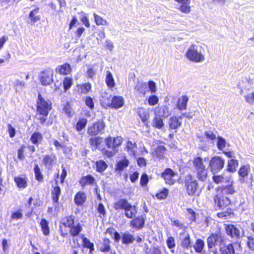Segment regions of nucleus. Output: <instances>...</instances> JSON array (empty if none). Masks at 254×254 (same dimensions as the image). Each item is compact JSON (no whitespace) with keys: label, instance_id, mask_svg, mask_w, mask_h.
Here are the masks:
<instances>
[{"label":"nucleus","instance_id":"1","mask_svg":"<svg viewBox=\"0 0 254 254\" xmlns=\"http://www.w3.org/2000/svg\"><path fill=\"white\" fill-rule=\"evenodd\" d=\"M203 48L201 46L192 44L187 49L185 56L190 61L194 63H201L204 61Z\"/></svg>","mask_w":254,"mask_h":254},{"label":"nucleus","instance_id":"2","mask_svg":"<svg viewBox=\"0 0 254 254\" xmlns=\"http://www.w3.org/2000/svg\"><path fill=\"white\" fill-rule=\"evenodd\" d=\"M105 143L108 149H104L103 154L108 157H112L116 154L117 148L122 144V138L121 137H109L106 138Z\"/></svg>","mask_w":254,"mask_h":254},{"label":"nucleus","instance_id":"3","mask_svg":"<svg viewBox=\"0 0 254 254\" xmlns=\"http://www.w3.org/2000/svg\"><path fill=\"white\" fill-rule=\"evenodd\" d=\"M114 207L116 210L123 209L125 216L128 218L134 217L137 212L136 206L130 204L126 199H120L114 203Z\"/></svg>","mask_w":254,"mask_h":254},{"label":"nucleus","instance_id":"4","mask_svg":"<svg viewBox=\"0 0 254 254\" xmlns=\"http://www.w3.org/2000/svg\"><path fill=\"white\" fill-rule=\"evenodd\" d=\"M225 239L220 233L212 234L207 238V243L209 250L215 254H217V250L215 247L217 245L222 246L224 244Z\"/></svg>","mask_w":254,"mask_h":254},{"label":"nucleus","instance_id":"5","mask_svg":"<svg viewBox=\"0 0 254 254\" xmlns=\"http://www.w3.org/2000/svg\"><path fill=\"white\" fill-rule=\"evenodd\" d=\"M185 184L187 187V192L190 196L199 194L197 182L191 174L186 176Z\"/></svg>","mask_w":254,"mask_h":254},{"label":"nucleus","instance_id":"6","mask_svg":"<svg viewBox=\"0 0 254 254\" xmlns=\"http://www.w3.org/2000/svg\"><path fill=\"white\" fill-rule=\"evenodd\" d=\"M51 109V103L49 100H46L41 94H39L37 101V112L44 116H47L49 111Z\"/></svg>","mask_w":254,"mask_h":254},{"label":"nucleus","instance_id":"7","mask_svg":"<svg viewBox=\"0 0 254 254\" xmlns=\"http://www.w3.org/2000/svg\"><path fill=\"white\" fill-rule=\"evenodd\" d=\"M221 254H240L242 250L240 244L237 243L229 244L227 246H221L219 248Z\"/></svg>","mask_w":254,"mask_h":254},{"label":"nucleus","instance_id":"8","mask_svg":"<svg viewBox=\"0 0 254 254\" xmlns=\"http://www.w3.org/2000/svg\"><path fill=\"white\" fill-rule=\"evenodd\" d=\"M225 160L219 156H215L212 158L209 161V167L211 171L215 174L221 170L224 167Z\"/></svg>","mask_w":254,"mask_h":254},{"label":"nucleus","instance_id":"9","mask_svg":"<svg viewBox=\"0 0 254 254\" xmlns=\"http://www.w3.org/2000/svg\"><path fill=\"white\" fill-rule=\"evenodd\" d=\"M105 127V124L103 121H98L88 128L87 133L90 135H96L101 133Z\"/></svg>","mask_w":254,"mask_h":254},{"label":"nucleus","instance_id":"10","mask_svg":"<svg viewBox=\"0 0 254 254\" xmlns=\"http://www.w3.org/2000/svg\"><path fill=\"white\" fill-rule=\"evenodd\" d=\"M53 71L48 69L42 72L39 75L41 84L44 86L50 85L53 81Z\"/></svg>","mask_w":254,"mask_h":254},{"label":"nucleus","instance_id":"11","mask_svg":"<svg viewBox=\"0 0 254 254\" xmlns=\"http://www.w3.org/2000/svg\"><path fill=\"white\" fill-rule=\"evenodd\" d=\"M177 174L170 168H167L162 173V177L164 178L166 183L172 185L175 182V178L177 176Z\"/></svg>","mask_w":254,"mask_h":254},{"label":"nucleus","instance_id":"12","mask_svg":"<svg viewBox=\"0 0 254 254\" xmlns=\"http://www.w3.org/2000/svg\"><path fill=\"white\" fill-rule=\"evenodd\" d=\"M253 84V81L250 78H245L241 80L238 84V87L240 89V94H243L244 90L250 89Z\"/></svg>","mask_w":254,"mask_h":254},{"label":"nucleus","instance_id":"13","mask_svg":"<svg viewBox=\"0 0 254 254\" xmlns=\"http://www.w3.org/2000/svg\"><path fill=\"white\" fill-rule=\"evenodd\" d=\"M214 200L220 208L225 207L230 204V199L226 196L217 194L214 197Z\"/></svg>","mask_w":254,"mask_h":254},{"label":"nucleus","instance_id":"14","mask_svg":"<svg viewBox=\"0 0 254 254\" xmlns=\"http://www.w3.org/2000/svg\"><path fill=\"white\" fill-rule=\"evenodd\" d=\"M181 245L184 249H189L191 247V241L190 235L185 232L181 233L180 234Z\"/></svg>","mask_w":254,"mask_h":254},{"label":"nucleus","instance_id":"15","mask_svg":"<svg viewBox=\"0 0 254 254\" xmlns=\"http://www.w3.org/2000/svg\"><path fill=\"white\" fill-rule=\"evenodd\" d=\"M225 230L227 234L231 236V237H235L236 238H240V232L236 226L232 224H229L226 226Z\"/></svg>","mask_w":254,"mask_h":254},{"label":"nucleus","instance_id":"16","mask_svg":"<svg viewBox=\"0 0 254 254\" xmlns=\"http://www.w3.org/2000/svg\"><path fill=\"white\" fill-rule=\"evenodd\" d=\"M126 150L129 155L135 158L137 156L136 153L137 145L135 142L128 140L126 144Z\"/></svg>","mask_w":254,"mask_h":254},{"label":"nucleus","instance_id":"17","mask_svg":"<svg viewBox=\"0 0 254 254\" xmlns=\"http://www.w3.org/2000/svg\"><path fill=\"white\" fill-rule=\"evenodd\" d=\"M56 156L53 154L46 155L43 159L42 162L46 168L50 169L53 167L54 164L56 163Z\"/></svg>","mask_w":254,"mask_h":254},{"label":"nucleus","instance_id":"18","mask_svg":"<svg viewBox=\"0 0 254 254\" xmlns=\"http://www.w3.org/2000/svg\"><path fill=\"white\" fill-rule=\"evenodd\" d=\"M182 121L179 117L173 116L169 118L168 124L170 129H176L181 125Z\"/></svg>","mask_w":254,"mask_h":254},{"label":"nucleus","instance_id":"19","mask_svg":"<svg viewBox=\"0 0 254 254\" xmlns=\"http://www.w3.org/2000/svg\"><path fill=\"white\" fill-rule=\"evenodd\" d=\"M207 159H208V158H207ZM206 158L203 159L200 157H195L193 160V166L194 168L195 171L206 168L203 164V162L206 161Z\"/></svg>","mask_w":254,"mask_h":254},{"label":"nucleus","instance_id":"20","mask_svg":"<svg viewBox=\"0 0 254 254\" xmlns=\"http://www.w3.org/2000/svg\"><path fill=\"white\" fill-rule=\"evenodd\" d=\"M71 71V66L67 63L63 65H59L56 68V71L57 73H59L60 74L63 75L68 74L70 73Z\"/></svg>","mask_w":254,"mask_h":254},{"label":"nucleus","instance_id":"21","mask_svg":"<svg viewBox=\"0 0 254 254\" xmlns=\"http://www.w3.org/2000/svg\"><path fill=\"white\" fill-rule=\"evenodd\" d=\"M155 112V115L160 117L166 118L170 115L169 108L167 106L156 108Z\"/></svg>","mask_w":254,"mask_h":254},{"label":"nucleus","instance_id":"22","mask_svg":"<svg viewBox=\"0 0 254 254\" xmlns=\"http://www.w3.org/2000/svg\"><path fill=\"white\" fill-rule=\"evenodd\" d=\"M250 168L249 165H243L239 169L238 174L241 177L239 181L241 183L245 182V178L248 176L249 172H250Z\"/></svg>","mask_w":254,"mask_h":254},{"label":"nucleus","instance_id":"23","mask_svg":"<svg viewBox=\"0 0 254 254\" xmlns=\"http://www.w3.org/2000/svg\"><path fill=\"white\" fill-rule=\"evenodd\" d=\"M188 101L189 98L187 95L181 96L179 98L177 103V109L179 110H186Z\"/></svg>","mask_w":254,"mask_h":254},{"label":"nucleus","instance_id":"24","mask_svg":"<svg viewBox=\"0 0 254 254\" xmlns=\"http://www.w3.org/2000/svg\"><path fill=\"white\" fill-rule=\"evenodd\" d=\"M219 190L222 193L224 194H233L236 192L233 186L232 182H231L230 184L225 185L220 188Z\"/></svg>","mask_w":254,"mask_h":254},{"label":"nucleus","instance_id":"25","mask_svg":"<svg viewBox=\"0 0 254 254\" xmlns=\"http://www.w3.org/2000/svg\"><path fill=\"white\" fill-rule=\"evenodd\" d=\"M144 224V219L142 216L136 217L131 222V225L135 228L141 229Z\"/></svg>","mask_w":254,"mask_h":254},{"label":"nucleus","instance_id":"26","mask_svg":"<svg viewBox=\"0 0 254 254\" xmlns=\"http://www.w3.org/2000/svg\"><path fill=\"white\" fill-rule=\"evenodd\" d=\"M137 113L143 122H145L148 120L149 117L148 110L139 107L137 109Z\"/></svg>","mask_w":254,"mask_h":254},{"label":"nucleus","instance_id":"27","mask_svg":"<svg viewBox=\"0 0 254 254\" xmlns=\"http://www.w3.org/2000/svg\"><path fill=\"white\" fill-rule=\"evenodd\" d=\"M135 90L143 96H145L146 93L148 91L147 84L145 82H138L135 87Z\"/></svg>","mask_w":254,"mask_h":254},{"label":"nucleus","instance_id":"28","mask_svg":"<svg viewBox=\"0 0 254 254\" xmlns=\"http://www.w3.org/2000/svg\"><path fill=\"white\" fill-rule=\"evenodd\" d=\"M231 178V175L225 176L223 174L222 175H214L213 177V180L216 184H220L230 182Z\"/></svg>","mask_w":254,"mask_h":254},{"label":"nucleus","instance_id":"29","mask_svg":"<svg viewBox=\"0 0 254 254\" xmlns=\"http://www.w3.org/2000/svg\"><path fill=\"white\" fill-rule=\"evenodd\" d=\"M95 180L94 177L91 175H87L82 177L80 181V184L82 187L86 186V185H91L93 184Z\"/></svg>","mask_w":254,"mask_h":254},{"label":"nucleus","instance_id":"30","mask_svg":"<svg viewBox=\"0 0 254 254\" xmlns=\"http://www.w3.org/2000/svg\"><path fill=\"white\" fill-rule=\"evenodd\" d=\"M151 125L155 128L162 129L164 127V124L161 117L155 115V117L152 119Z\"/></svg>","mask_w":254,"mask_h":254},{"label":"nucleus","instance_id":"31","mask_svg":"<svg viewBox=\"0 0 254 254\" xmlns=\"http://www.w3.org/2000/svg\"><path fill=\"white\" fill-rule=\"evenodd\" d=\"M86 199V194L84 192H78L74 197V202L78 205H82Z\"/></svg>","mask_w":254,"mask_h":254},{"label":"nucleus","instance_id":"32","mask_svg":"<svg viewBox=\"0 0 254 254\" xmlns=\"http://www.w3.org/2000/svg\"><path fill=\"white\" fill-rule=\"evenodd\" d=\"M112 105L115 108L118 109L124 105V99L121 96H115L112 98Z\"/></svg>","mask_w":254,"mask_h":254},{"label":"nucleus","instance_id":"33","mask_svg":"<svg viewBox=\"0 0 254 254\" xmlns=\"http://www.w3.org/2000/svg\"><path fill=\"white\" fill-rule=\"evenodd\" d=\"M195 172H196V178L198 180L202 182H204L206 180L208 171L206 168L197 170Z\"/></svg>","mask_w":254,"mask_h":254},{"label":"nucleus","instance_id":"34","mask_svg":"<svg viewBox=\"0 0 254 254\" xmlns=\"http://www.w3.org/2000/svg\"><path fill=\"white\" fill-rule=\"evenodd\" d=\"M166 149L163 146H158L153 153V156L160 160L164 157Z\"/></svg>","mask_w":254,"mask_h":254},{"label":"nucleus","instance_id":"35","mask_svg":"<svg viewBox=\"0 0 254 254\" xmlns=\"http://www.w3.org/2000/svg\"><path fill=\"white\" fill-rule=\"evenodd\" d=\"M204 246L205 244L202 240L197 239L193 245V248L196 253H201L203 251Z\"/></svg>","mask_w":254,"mask_h":254},{"label":"nucleus","instance_id":"36","mask_svg":"<svg viewBox=\"0 0 254 254\" xmlns=\"http://www.w3.org/2000/svg\"><path fill=\"white\" fill-rule=\"evenodd\" d=\"M14 182L19 188L24 189L27 187V183L25 178L16 177L14 178Z\"/></svg>","mask_w":254,"mask_h":254},{"label":"nucleus","instance_id":"37","mask_svg":"<svg viewBox=\"0 0 254 254\" xmlns=\"http://www.w3.org/2000/svg\"><path fill=\"white\" fill-rule=\"evenodd\" d=\"M238 166V160L236 159H231L228 162L227 171L233 172L236 171V167Z\"/></svg>","mask_w":254,"mask_h":254},{"label":"nucleus","instance_id":"38","mask_svg":"<svg viewBox=\"0 0 254 254\" xmlns=\"http://www.w3.org/2000/svg\"><path fill=\"white\" fill-rule=\"evenodd\" d=\"M134 240L133 235L128 233H124L122 235V241L123 244H128L132 243Z\"/></svg>","mask_w":254,"mask_h":254},{"label":"nucleus","instance_id":"39","mask_svg":"<svg viewBox=\"0 0 254 254\" xmlns=\"http://www.w3.org/2000/svg\"><path fill=\"white\" fill-rule=\"evenodd\" d=\"M110 241L109 239L105 238L103 240L102 243L100 246V250L103 252H107L109 251L110 249Z\"/></svg>","mask_w":254,"mask_h":254},{"label":"nucleus","instance_id":"40","mask_svg":"<svg viewBox=\"0 0 254 254\" xmlns=\"http://www.w3.org/2000/svg\"><path fill=\"white\" fill-rule=\"evenodd\" d=\"M43 138L42 135L40 132H34L32 134L30 140L35 144H38Z\"/></svg>","mask_w":254,"mask_h":254},{"label":"nucleus","instance_id":"41","mask_svg":"<svg viewBox=\"0 0 254 254\" xmlns=\"http://www.w3.org/2000/svg\"><path fill=\"white\" fill-rule=\"evenodd\" d=\"M52 198L55 203L58 202L59 196L61 194V189L59 187L56 186L54 188L52 192Z\"/></svg>","mask_w":254,"mask_h":254},{"label":"nucleus","instance_id":"42","mask_svg":"<svg viewBox=\"0 0 254 254\" xmlns=\"http://www.w3.org/2000/svg\"><path fill=\"white\" fill-rule=\"evenodd\" d=\"M106 82L108 87L112 88L114 87L115 83L114 78L112 75L111 72L108 70L107 71V75L106 78Z\"/></svg>","mask_w":254,"mask_h":254},{"label":"nucleus","instance_id":"43","mask_svg":"<svg viewBox=\"0 0 254 254\" xmlns=\"http://www.w3.org/2000/svg\"><path fill=\"white\" fill-rule=\"evenodd\" d=\"M61 223L66 227H71L74 224V219L71 216H67L63 218Z\"/></svg>","mask_w":254,"mask_h":254},{"label":"nucleus","instance_id":"44","mask_svg":"<svg viewBox=\"0 0 254 254\" xmlns=\"http://www.w3.org/2000/svg\"><path fill=\"white\" fill-rule=\"evenodd\" d=\"M40 225L43 234L47 236L49 234V228L48 226V222L45 219L41 220L40 222Z\"/></svg>","mask_w":254,"mask_h":254},{"label":"nucleus","instance_id":"45","mask_svg":"<svg viewBox=\"0 0 254 254\" xmlns=\"http://www.w3.org/2000/svg\"><path fill=\"white\" fill-rule=\"evenodd\" d=\"M39 10V8L37 7L31 11L29 14V18L33 23L36 22L40 19V16L36 15Z\"/></svg>","mask_w":254,"mask_h":254},{"label":"nucleus","instance_id":"46","mask_svg":"<svg viewBox=\"0 0 254 254\" xmlns=\"http://www.w3.org/2000/svg\"><path fill=\"white\" fill-rule=\"evenodd\" d=\"M95 22L97 25H109V23L107 20L104 19L102 17L96 13L93 14Z\"/></svg>","mask_w":254,"mask_h":254},{"label":"nucleus","instance_id":"47","mask_svg":"<svg viewBox=\"0 0 254 254\" xmlns=\"http://www.w3.org/2000/svg\"><path fill=\"white\" fill-rule=\"evenodd\" d=\"M96 171L99 172H103L107 167L108 165L103 160H99L96 163Z\"/></svg>","mask_w":254,"mask_h":254},{"label":"nucleus","instance_id":"48","mask_svg":"<svg viewBox=\"0 0 254 254\" xmlns=\"http://www.w3.org/2000/svg\"><path fill=\"white\" fill-rule=\"evenodd\" d=\"M34 171L36 179L39 182H42L43 180V176L42 174L40 169L37 164L35 165Z\"/></svg>","mask_w":254,"mask_h":254},{"label":"nucleus","instance_id":"49","mask_svg":"<svg viewBox=\"0 0 254 254\" xmlns=\"http://www.w3.org/2000/svg\"><path fill=\"white\" fill-rule=\"evenodd\" d=\"M70 228V233L72 236H75L81 232L82 227L79 224L76 226H72Z\"/></svg>","mask_w":254,"mask_h":254},{"label":"nucleus","instance_id":"50","mask_svg":"<svg viewBox=\"0 0 254 254\" xmlns=\"http://www.w3.org/2000/svg\"><path fill=\"white\" fill-rule=\"evenodd\" d=\"M190 1L184 4L180 5L178 9L184 13H189L190 11Z\"/></svg>","mask_w":254,"mask_h":254},{"label":"nucleus","instance_id":"51","mask_svg":"<svg viewBox=\"0 0 254 254\" xmlns=\"http://www.w3.org/2000/svg\"><path fill=\"white\" fill-rule=\"evenodd\" d=\"M217 146L219 150H223L226 146V141L223 137L218 136L217 137Z\"/></svg>","mask_w":254,"mask_h":254},{"label":"nucleus","instance_id":"52","mask_svg":"<svg viewBox=\"0 0 254 254\" xmlns=\"http://www.w3.org/2000/svg\"><path fill=\"white\" fill-rule=\"evenodd\" d=\"M128 160L126 159H124L118 163L117 169L119 171H122L128 166Z\"/></svg>","mask_w":254,"mask_h":254},{"label":"nucleus","instance_id":"53","mask_svg":"<svg viewBox=\"0 0 254 254\" xmlns=\"http://www.w3.org/2000/svg\"><path fill=\"white\" fill-rule=\"evenodd\" d=\"M87 119L83 118L79 120L76 124V128L78 131H81L87 124Z\"/></svg>","mask_w":254,"mask_h":254},{"label":"nucleus","instance_id":"54","mask_svg":"<svg viewBox=\"0 0 254 254\" xmlns=\"http://www.w3.org/2000/svg\"><path fill=\"white\" fill-rule=\"evenodd\" d=\"M89 142L91 145L97 148L102 142V138L99 137H92L90 138Z\"/></svg>","mask_w":254,"mask_h":254},{"label":"nucleus","instance_id":"55","mask_svg":"<svg viewBox=\"0 0 254 254\" xmlns=\"http://www.w3.org/2000/svg\"><path fill=\"white\" fill-rule=\"evenodd\" d=\"M83 246L90 249V253L94 250V245L91 243L88 239L85 237H82Z\"/></svg>","mask_w":254,"mask_h":254},{"label":"nucleus","instance_id":"56","mask_svg":"<svg viewBox=\"0 0 254 254\" xmlns=\"http://www.w3.org/2000/svg\"><path fill=\"white\" fill-rule=\"evenodd\" d=\"M244 98L245 99L246 102L251 105L253 104L254 103V91L245 95Z\"/></svg>","mask_w":254,"mask_h":254},{"label":"nucleus","instance_id":"57","mask_svg":"<svg viewBox=\"0 0 254 254\" xmlns=\"http://www.w3.org/2000/svg\"><path fill=\"white\" fill-rule=\"evenodd\" d=\"M63 84L64 90H67L72 84V79L69 77H65L64 80Z\"/></svg>","mask_w":254,"mask_h":254},{"label":"nucleus","instance_id":"58","mask_svg":"<svg viewBox=\"0 0 254 254\" xmlns=\"http://www.w3.org/2000/svg\"><path fill=\"white\" fill-rule=\"evenodd\" d=\"M91 86L90 83H86L80 86V92L83 94H86L91 89Z\"/></svg>","mask_w":254,"mask_h":254},{"label":"nucleus","instance_id":"59","mask_svg":"<svg viewBox=\"0 0 254 254\" xmlns=\"http://www.w3.org/2000/svg\"><path fill=\"white\" fill-rule=\"evenodd\" d=\"M168 194V190L166 189H164L160 192L156 194V196L157 198L161 199H164L166 197Z\"/></svg>","mask_w":254,"mask_h":254},{"label":"nucleus","instance_id":"60","mask_svg":"<svg viewBox=\"0 0 254 254\" xmlns=\"http://www.w3.org/2000/svg\"><path fill=\"white\" fill-rule=\"evenodd\" d=\"M25 86V83L20 80L17 79L15 80L14 87L16 91H18V89H22Z\"/></svg>","mask_w":254,"mask_h":254},{"label":"nucleus","instance_id":"61","mask_svg":"<svg viewBox=\"0 0 254 254\" xmlns=\"http://www.w3.org/2000/svg\"><path fill=\"white\" fill-rule=\"evenodd\" d=\"M159 99L156 95H152L148 99V103L150 106H154L158 103Z\"/></svg>","mask_w":254,"mask_h":254},{"label":"nucleus","instance_id":"62","mask_svg":"<svg viewBox=\"0 0 254 254\" xmlns=\"http://www.w3.org/2000/svg\"><path fill=\"white\" fill-rule=\"evenodd\" d=\"M147 87L152 93H155L157 91L156 84L153 81H149L148 82Z\"/></svg>","mask_w":254,"mask_h":254},{"label":"nucleus","instance_id":"63","mask_svg":"<svg viewBox=\"0 0 254 254\" xmlns=\"http://www.w3.org/2000/svg\"><path fill=\"white\" fill-rule=\"evenodd\" d=\"M247 244L250 249L254 250V238L253 237L251 236L247 237Z\"/></svg>","mask_w":254,"mask_h":254},{"label":"nucleus","instance_id":"64","mask_svg":"<svg viewBox=\"0 0 254 254\" xmlns=\"http://www.w3.org/2000/svg\"><path fill=\"white\" fill-rule=\"evenodd\" d=\"M23 217V214L21 211L19 210L18 211H16L14 212H13L11 216V219H21Z\"/></svg>","mask_w":254,"mask_h":254}]
</instances>
